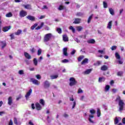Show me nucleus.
<instances>
[{"label": "nucleus", "mask_w": 125, "mask_h": 125, "mask_svg": "<svg viewBox=\"0 0 125 125\" xmlns=\"http://www.w3.org/2000/svg\"><path fill=\"white\" fill-rule=\"evenodd\" d=\"M83 15V13L79 12L76 13V16H79V17H82Z\"/></svg>", "instance_id": "39"}, {"label": "nucleus", "mask_w": 125, "mask_h": 125, "mask_svg": "<svg viewBox=\"0 0 125 125\" xmlns=\"http://www.w3.org/2000/svg\"><path fill=\"white\" fill-rule=\"evenodd\" d=\"M33 63H34L35 66H38V60H37V59H36V58L34 59Z\"/></svg>", "instance_id": "35"}, {"label": "nucleus", "mask_w": 125, "mask_h": 125, "mask_svg": "<svg viewBox=\"0 0 125 125\" xmlns=\"http://www.w3.org/2000/svg\"><path fill=\"white\" fill-rule=\"evenodd\" d=\"M69 85L70 86H73V85H76V84L78 83V82L76 81V79L73 77L70 78L69 79Z\"/></svg>", "instance_id": "2"}, {"label": "nucleus", "mask_w": 125, "mask_h": 125, "mask_svg": "<svg viewBox=\"0 0 125 125\" xmlns=\"http://www.w3.org/2000/svg\"><path fill=\"white\" fill-rule=\"evenodd\" d=\"M50 87V83L47 81H45L44 82V88H49Z\"/></svg>", "instance_id": "6"}, {"label": "nucleus", "mask_w": 125, "mask_h": 125, "mask_svg": "<svg viewBox=\"0 0 125 125\" xmlns=\"http://www.w3.org/2000/svg\"><path fill=\"white\" fill-rule=\"evenodd\" d=\"M1 42L3 44V45L2 46V48H4V47L6 46V42Z\"/></svg>", "instance_id": "49"}, {"label": "nucleus", "mask_w": 125, "mask_h": 125, "mask_svg": "<svg viewBox=\"0 0 125 125\" xmlns=\"http://www.w3.org/2000/svg\"><path fill=\"white\" fill-rule=\"evenodd\" d=\"M115 57L118 60H120V59H121V55H120L118 52L115 53Z\"/></svg>", "instance_id": "25"}, {"label": "nucleus", "mask_w": 125, "mask_h": 125, "mask_svg": "<svg viewBox=\"0 0 125 125\" xmlns=\"http://www.w3.org/2000/svg\"><path fill=\"white\" fill-rule=\"evenodd\" d=\"M101 70L102 71H107L108 70V66L105 65H103L101 68Z\"/></svg>", "instance_id": "17"}, {"label": "nucleus", "mask_w": 125, "mask_h": 125, "mask_svg": "<svg viewBox=\"0 0 125 125\" xmlns=\"http://www.w3.org/2000/svg\"><path fill=\"white\" fill-rule=\"evenodd\" d=\"M88 63V59L85 58L82 62L81 65H84V64H87Z\"/></svg>", "instance_id": "15"}, {"label": "nucleus", "mask_w": 125, "mask_h": 125, "mask_svg": "<svg viewBox=\"0 0 125 125\" xmlns=\"http://www.w3.org/2000/svg\"><path fill=\"white\" fill-rule=\"evenodd\" d=\"M91 118H94V115H93V114L92 115H89V118H88V120L90 122V123H92V124H93V121H92V120H91Z\"/></svg>", "instance_id": "21"}, {"label": "nucleus", "mask_w": 125, "mask_h": 125, "mask_svg": "<svg viewBox=\"0 0 125 125\" xmlns=\"http://www.w3.org/2000/svg\"><path fill=\"white\" fill-rule=\"evenodd\" d=\"M23 7L25 9H32V5L30 4L23 5Z\"/></svg>", "instance_id": "19"}, {"label": "nucleus", "mask_w": 125, "mask_h": 125, "mask_svg": "<svg viewBox=\"0 0 125 125\" xmlns=\"http://www.w3.org/2000/svg\"><path fill=\"white\" fill-rule=\"evenodd\" d=\"M84 58V56H80L78 58V60L79 62H81V61H82V60Z\"/></svg>", "instance_id": "34"}, {"label": "nucleus", "mask_w": 125, "mask_h": 125, "mask_svg": "<svg viewBox=\"0 0 125 125\" xmlns=\"http://www.w3.org/2000/svg\"><path fill=\"white\" fill-rule=\"evenodd\" d=\"M109 90H110V85H105V91H109Z\"/></svg>", "instance_id": "36"}, {"label": "nucleus", "mask_w": 125, "mask_h": 125, "mask_svg": "<svg viewBox=\"0 0 125 125\" xmlns=\"http://www.w3.org/2000/svg\"><path fill=\"white\" fill-rule=\"evenodd\" d=\"M87 42L91 44H94L95 43V40L94 39H90L87 41Z\"/></svg>", "instance_id": "18"}, {"label": "nucleus", "mask_w": 125, "mask_h": 125, "mask_svg": "<svg viewBox=\"0 0 125 125\" xmlns=\"http://www.w3.org/2000/svg\"><path fill=\"white\" fill-rule=\"evenodd\" d=\"M8 125H13V122L12 121V120H10Z\"/></svg>", "instance_id": "56"}, {"label": "nucleus", "mask_w": 125, "mask_h": 125, "mask_svg": "<svg viewBox=\"0 0 125 125\" xmlns=\"http://www.w3.org/2000/svg\"><path fill=\"white\" fill-rule=\"evenodd\" d=\"M11 29V26H4L2 28V31L5 33V32H7L8 31H9V29Z\"/></svg>", "instance_id": "9"}, {"label": "nucleus", "mask_w": 125, "mask_h": 125, "mask_svg": "<svg viewBox=\"0 0 125 125\" xmlns=\"http://www.w3.org/2000/svg\"><path fill=\"white\" fill-rule=\"evenodd\" d=\"M14 123L15 125H18V121H17V118L16 117L14 118Z\"/></svg>", "instance_id": "43"}, {"label": "nucleus", "mask_w": 125, "mask_h": 125, "mask_svg": "<svg viewBox=\"0 0 125 125\" xmlns=\"http://www.w3.org/2000/svg\"><path fill=\"white\" fill-rule=\"evenodd\" d=\"M91 69H87L86 71H84V74H85L86 75H88V74H90V73L91 72Z\"/></svg>", "instance_id": "32"}, {"label": "nucleus", "mask_w": 125, "mask_h": 125, "mask_svg": "<svg viewBox=\"0 0 125 125\" xmlns=\"http://www.w3.org/2000/svg\"><path fill=\"white\" fill-rule=\"evenodd\" d=\"M82 21V19L80 18H75L74 21H73V24H80Z\"/></svg>", "instance_id": "10"}, {"label": "nucleus", "mask_w": 125, "mask_h": 125, "mask_svg": "<svg viewBox=\"0 0 125 125\" xmlns=\"http://www.w3.org/2000/svg\"><path fill=\"white\" fill-rule=\"evenodd\" d=\"M63 116L64 118H68L69 117V115L67 114V113H64Z\"/></svg>", "instance_id": "62"}, {"label": "nucleus", "mask_w": 125, "mask_h": 125, "mask_svg": "<svg viewBox=\"0 0 125 125\" xmlns=\"http://www.w3.org/2000/svg\"><path fill=\"white\" fill-rule=\"evenodd\" d=\"M22 34V30L18 29L17 32L15 33L16 36H20Z\"/></svg>", "instance_id": "20"}, {"label": "nucleus", "mask_w": 125, "mask_h": 125, "mask_svg": "<svg viewBox=\"0 0 125 125\" xmlns=\"http://www.w3.org/2000/svg\"><path fill=\"white\" fill-rule=\"evenodd\" d=\"M31 108L33 110H34L35 109V104H31Z\"/></svg>", "instance_id": "63"}, {"label": "nucleus", "mask_w": 125, "mask_h": 125, "mask_svg": "<svg viewBox=\"0 0 125 125\" xmlns=\"http://www.w3.org/2000/svg\"><path fill=\"white\" fill-rule=\"evenodd\" d=\"M32 89H30L29 91L26 93L25 97L26 98V100H29V98L30 97V96L31 94H32Z\"/></svg>", "instance_id": "4"}, {"label": "nucleus", "mask_w": 125, "mask_h": 125, "mask_svg": "<svg viewBox=\"0 0 125 125\" xmlns=\"http://www.w3.org/2000/svg\"><path fill=\"white\" fill-rule=\"evenodd\" d=\"M20 16L21 18L23 17H25V16H27V12H26V11L21 10L20 12Z\"/></svg>", "instance_id": "5"}, {"label": "nucleus", "mask_w": 125, "mask_h": 125, "mask_svg": "<svg viewBox=\"0 0 125 125\" xmlns=\"http://www.w3.org/2000/svg\"><path fill=\"white\" fill-rule=\"evenodd\" d=\"M66 8L64 6L62 5H60L59 7V10H63V9H65Z\"/></svg>", "instance_id": "33"}, {"label": "nucleus", "mask_w": 125, "mask_h": 125, "mask_svg": "<svg viewBox=\"0 0 125 125\" xmlns=\"http://www.w3.org/2000/svg\"><path fill=\"white\" fill-rule=\"evenodd\" d=\"M117 91H118V89H115V88L112 89V92L113 93H116V92H117Z\"/></svg>", "instance_id": "59"}, {"label": "nucleus", "mask_w": 125, "mask_h": 125, "mask_svg": "<svg viewBox=\"0 0 125 125\" xmlns=\"http://www.w3.org/2000/svg\"><path fill=\"white\" fill-rule=\"evenodd\" d=\"M122 123H123V124H124V125H125V118H124L122 119Z\"/></svg>", "instance_id": "64"}, {"label": "nucleus", "mask_w": 125, "mask_h": 125, "mask_svg": "<svg viewBox=\"0 0 125 125\" xmlns=\"http://www.w3.org/2000/svg\"><path fill=\"white\" fill-rule=\"evenodd\" d=\"M113 21H110L107 26V28L109 29V30H111L112 29V24Z\"/></svg>", "instance_id": "16"}, {"label": "nucleus", "mask_w": 125, "mask_h": 125, "mask_svg": "<svg viewBox=\"0 0 125 125\" xmlns=\"http://www.w3.org/2000/svg\"><path fill=\"white\" fill-rule=\"evenodd\" d=\"M98 52H99V53H101V54H103V53H104V51L101 50H99Z\"/></svg>", "instance_id": "61"}, {"label": "nucleus", "mask_w": 125, "mask_h": 125, "mask_svg": "<svg viewBox=\"0 0 125 125\" xmlns=\"http://www.w3.org/2000/svg\"><path fill=\"white\" fill-rule=\"evenodd\" d=\"M40 104L42 105V106H44L45 103L44 102V100L43 99H40L39 101Z\"/></svg>", "instance_id": "27"}, {"label": "nucleus", "mask_w": 125, "mask_h": 125, "mask_svg": "<svg viewBox=\"0 0 125 125\" xmlns=\"http://www.w3.org/2000/svg\"><path fill=\"white\" fill-rule=\"evenodd\" d=\"M63 54L64 56H68V48H64L63 49Z\"/></svg>", "instance_id": "13"}, {"label": "nucleus", "mask_w": 125, "mask_h": 125, "mask_svg": "<svg viewBox=\"0 0 125 125\" xmlns=\"http://www.w3.org/2000/svg\"><path fill=\"white\" fill-rule=\"evenodd\" d=\"M83 27H82L81 26H79L76 27V30L78 32H81L82 31V30H83Z\"/></svg>", "instance_id": "30"}, {"label": "nucleus", "mask_w": 125, "mask_h": 125, "mask_svg": "<svg viewBox=\"0 0 125 125\" xmlns=\"http://www.w3.org/2000/svg\"><path fill=\"white\" fill-rule=\"evenodd\" d=\"M50 78L51 80H55V79H57V78H58V75H51Z\"/></svg>", "instance_id": "31"}, {"label": "nucleus", "mask_w": 125, "mask_h": 125, "mask_svg": "<svg viewBox=\"0 0 125 125\" xmlns=\"http://www.w3.org/2000/svg\"><path fill=\"white\" fill-rule=\"evenodd\" d=\"M109 11L111 15H114V14H115V12L114 11V9H113V8H109Z\"/></svg>", "instance_id": "26"}, {"label": "nucleus", "mask_w": 125, "mask_h": 125, "mask_svg": "<svg viewBox=\"0 0 125 125\" xmlns=\"http://www.w3.org/2000/svg\"><path fill=\"white\" fill-rule=\"evenodd\" d=\"M78 93H83V90L81 88L78 89Z\"/></svg>", "instance_id": "57"}, {"label": "nucleus", "mask_w": 125, "mask_h": 125, "mask_svg": "<svg viewBox=\"0 0 125 125\" xmlns=\"http://www.w3.org/2000/svg\"><path fill=\"white\" fill-rule=\"evenodd\" d=\"M41 54H42V49H39L38 51V55L40 56Z\"/></svg>", "instance_id": "53"}, {"label": "nucleus", "mask_w": 125, "mask_h": 125, "mask_svg": "<svg viewBox=\"0 0 125 125\" xmlns=\"http://www.w3.org/2000/svg\"><path fill=\"white\" fill-rule=\"evenodd\" d=\"M90 113L91 114V115H94V114L96 113L95 110L92 109L90 110Z\"/></svg>", "instance_id": "44"}, {"label": "nucleus", "mask_w": 125, "mask_h": 125, "mask_svg": "<svg viewBox=\"0 0 125 125\" xmlns=\"http://www.w3.org/2000/svg\"><path fill=\"white\" fill-rule=\"evenodd\" d=\"M38 23H35L33 25H32L31 27V30H35V28H36V27H37V26H38Z\"/></svg>", "instance_id": "41"}, {"label": "nucleus", "mask_w": 125, "mask_h": 125, "mask_svg": "<svg viewBox=\"0 0 125 125\" xmlns=\"http://www.w3.org/2000/svg\"><path fill=\"white\" fill-rule=\"evenodd\" d=\"M119 124V119L118 117H116L114 120V125H118Z\"/></svg>", "instance_id": "37"}, {"label": "nucleus", "mask_w": 125, "mask_h": 125, "mask_svg": "<svg viewBox=\"0 0 125 125\" xmlns=\"http://www.w3.org/2000/svg\"><path fill=\"white\" fill-rule=\"evenodd\" d=\"M36 78H37V80H41V79H42V77L41 76V75H37L36 76Z\"/></svg>", "instance_id": "54"}, {"label": "nucleus", "mask_w": 125, "mask_h": 125, "mask_svg": "<svg viewBox=\"0 0 125 125\" xmlns=\"http://www.w3.org/2000/svg\"><path fill=\"white\" fill-rule=\"evenodd\" d=\"M69 30H71V31H72L73 33H75L76 32V30L75 29V28L71 26L70 27H69Z\"/></svg>", "instance_id": "45"}, {"label": "nucleus", "mask_w": 125, "mask_h": 125, "mask_svg": "<svg viewBox=\"0 0 125 125\" xmlns=\"http://www.w3.org/2000/svg\"><path fill=\"white\" fill-rule=\"evenodd\" d=\"M76 53V50L73 49L72 51L71 52V55H74Z\"/></svg>", "instance_id": "58"}, {"label": "nucleus", "mask_w": 125, "mask_h": 125, "mask_svg": "<svg viewBox=\"0 0 125 125\" xmlns=\"http://www.w3.org/2000/svg\"><path fill=\"white\" fill-rule=\"evenodd\" d=\"M97 117H99L100 116H101V111L100 110V109L98 108L97 111Z\"/></svg>", "instance_id": "29"}, {"label": "nucleus", "mask_w": 125, "mask_h": 125, "mask_svg": "<svg viewBox=\"0 0 125 125\" xmlns=\"http://www.w3.org/2000/svg\"><path fill=\"white\" fill-rule=\"evenodd\" d=\"M116 102H118V105L119 106V112H122V111L124 110V107L125 106V102H124V100H122L121 98V96H118L116 97L115 100Z\"/></svg>", "instance_id": "1"}, {"label": "nucleus", "mask_w": 125, "mask_h": 125, "mask_svg": "<svg viewBox=\"0 0 125 125\" xmlns=\"http://www.w3.org/2000/svg\"><path fill=\"white\" fill-rule=\"evenodd\" d=\"M52 36V34H51V33H49L45 35L43 39L44 42H49L50 39H51Z\"/></svg>", "instance_id": "3"}, {"label": "nucleus", "mask_w": 125, "mask_h": 125, "mask_svg": "<svg viewBox=\"0 0 125 125\" xmlns=\"http://www.w3.org/2000/svg\"><path fill=\"white\" fill-rule=\"evenodd\" d=\"M94 66H99L100 65H101V62L98 61L96 63H94Z\"/></svg>", "instance_id": "38"}, {"label": "nucleus", "mask_w": 125, "mask_h": 125, "mask_svg": "<svg viewBox=\"0 0 125 125\" xmlns=\"http://www.w3.org/2000/svg\"><path fill=\"white\" fill-rule=\"evenodd\" d=\"M123 71H118L117 72V76H119V77H122V76H123Z\"/></svg>", "instance_id": "42"}, {"label": "nucleus", "mask_w": 125, "mask_h": 125, "mask_svg": "<svg viewBox=\"0 0 125 125\" xmlns=\"http://www.w3.org/2000/svg\"><path fill=\"white\" fill-rule=\"evenodd\" d=\"M13 15L11 12H9L6 14V17H12Z\"/></svg>", "instance_id": "40"}, {"label": "nucleus", "mask_w": 125, "mask_h": 125, "mask_svg": "<svg viewBox=\"0 0 125 125\" xmlns=\"http://www.w3.org/2000/svg\"><path fill=\"white\" fill-rule=\"evenodd\" d=\"M106 79L104 77H100L99 78V83H102V82H105Z\"/></svg>", "instance_id": "28"}, {"label": "nucleus", "mask_w": 125, "mask_h": 125, "mask_svg": "<svg viewBox=\"0 0 125 125\" xmlns=\"http://www.w3.org/2000/svg\"><path fill=\"white\" fill-rule=\"evenodd\" d=\"M35 107L37 111H40L42 109V105H41V104L39 103H36L35 104Z\"/></svg>", "instance_id": "7"}, {"label": "nucleus", "mask_w": 125, "mask_h": 125, "mask_svg": "<svg viewBox=\"0 0 125 125\" xmlns=\"http://www.w3.org/2000/svg\"><path fill=\"white\" fill-rule=\"evenodd\" d=\"M8 105H11L12 104V97H9L8 99Z\"/></svg>", "instance_id": "23"}, {"label": "nucleus", "mask_w": 125, "mask_h": 125, "mask_svg": "<svg viewBox=\"0 0 125 125\" xmlns=\"http://www.w3.org/2000/svg\"><path fill=\"white\" fill-rule=\"evenodd\" d=\"M93 17V14H92V15H91L89 17V18H88V20H87V23H88V24H89V23H90V22H91V19H92V18Z\"/></svg>", "instance_id": "24"}, {"label": "nucleus", "mask_w": 125, "mask_h": 125, "mask_svg": "<svg viewBox=\"0 0 125 125\" xmlns=\"http://www.w3.org/2000/svg\"><path fill=\"white\" fill-rule=\"evenodd\" d=\"M24 55L25 58H26V59L30 60L32 58V57H31V55L27 52H24Z\"/></svg>", "instance_id": "14"}, {"label": "nucleus", "mask_w": 125, "mask_h": 125, "mask_svg": "<svg viewBox=\"0 0 125 125\" xmlns=\"http://www.w3.org/2000/svg\"><path fill=\"white\" fill-rule=\"evenodd\" d=\"M62 40L63 42H69V38L67 36V35H63L62 36Z\"/></svg>", "instance_id": "12"}, {"label": "nucleus", "mask_w": 125, "mask_h": 125, "mask_svg": "<svg viewBox=\"0 0 125 125\" xmlns=\"http://www.w3.org/2000/svg\"><path fill=\"white\" fill-rule=\"evenodd\" d=\"M111 50H116L117 49V46H112L111 47Z\"/></svg>", "instance_id": "51"}, {"label": "nucleus", "mask_w": 125, "mask_h": 125, "mask_svg": "<svg viewBox=\"0 0 125 125\" xmlns=\"http://www.w3.org/2000/svg\"><path fill=\"white\" fill-rule=\"evenodd\" d=\"M43 25H44V23L41 22V24L40 26H38L37 28H35V30H40V29H42V27H43Z\"/></svg>", "instance_id": "22"}, {"label": "nucleus", "mask_w": 125, "mask_h": 125, "mask_svg": "<svg viewBox=\"0 0 125 125\" xmlns=\"http://www.w3.org/2000/svg\"><path fill=\"white\" fill-rule=\"evenodd\" d=\"M103 5H104V8H107V7H108V4L105 1L103 2Z\"/></svg>", "instance_id": "47"}, {"label": "nucleus", "mask_w": 125, "mask_h": 125, "mask_svg": "<svg viewBox=\"0 0 125 125\" xmlns=\"http://www.w3.org/2000/svg\"><path fill=\"white\" fill-rule=\"evenodd\" d=\"M62 63H68L69 62V60L67 59H64L62 61Z\"/></svg>", "instance_id": "48"}, {"label": "nucleus", "mask_w": 125, "mask_h": 125, "mask_svg": "<svg viewBox=\"0 0 125 125\" xmlns=\"http://www.w3.org/2000/svg\"><path fill=\"white\" fill-rule=\"evenodd\" d=\"M57 32H58L59 34H61L62 33V29H61L60 28H57Z\"/></svg>", "instance_id": "46"}, {"label": "nucleus", "mask_w": 125, "mask_h": 125, "mask_svg": "<svg viewBox=\"0 0 125 125\" xmlns=\"http://www.w3.org/2000/svg\"><path fill=\"white\" fill-rule=\"evenodd\" d=\"M76 107V101H74L73 102V104L72 106V109H74Z\"/></svg>", "instance_id": "60"}, {"label": "nucleus", "mask_w": 125, "mask_h": 125, "mask_svg": "<svg viewBox=\"0 0 125 125\" xmlns=\"http://www.w3.org/2000/svg\"><path fill=\"white\" fill-rule=\"evenodd\" d=\"M10 37H11V40H14V39H15V38H14V34H11L10 35Z\"/></svg>", "instance_id": "55"}, {"label": "nucleus", "mask_w": 125, "mask_h": 125, "mask_svg": "<svg viewBox=\"0 0 125 125\" xmlns=\"http://www.w3.org/2000/svg\"><path fill=\"white\" fill-rule=\"evenodd\" d=\"M30 51L31 53H35V52H36V49L35 48H32L31 49H30Z\"/></svg>", "instance_id": "50"}, {"label": "nucleus", "mask_w": 125, "mask_h": 125, "mask_svg": "<svg viewBox=\"0 0 125 125\" xmlns=\"http://www.w3.org/2000/svg\"><path fill=\"white\" fill-rule=\"evenodd\" d=\"M26 18L28 19V20H30V21H35L36 20V18L35 17L31 16V15H28L26 17Z\"/></svg>", "instance_id": "8"}, {"label": "nucleus", "mask_w": 125, "mask_h": 125, "mask_svg": "<svg viewBox=\"0 0 125 125\" xmlns=\"http://www.w3.org/2000/svg\"><path fill=\"white\" fill-rule=\"evenodd\" d=\"M31 82H32L34 84H36V85H39V84H40V82H39V81L36 79H34V78H31Z\"/></svg>", "instance_id": "11"}, {"label": "nucleus", "mask_w": 125, "mask_h": 125, "mask_svg": "<svg viewBox=\"0 0 125 125\" xmlns=\"http://www.w3.org/2000/svg\"><path fill=\"white\" fill-rule=\"evenodd\" d=\"M19 74L20 75H24V71L23 70H21L19 71Z\"/></svg>", "instance_id": "52"}]
</instances>
